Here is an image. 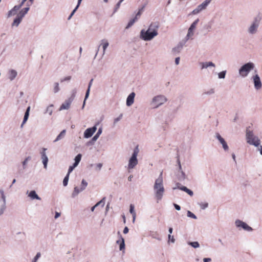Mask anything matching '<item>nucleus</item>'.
Returning a JSON list of instances; mask_svg holds the SVG:
<instances>
[{
  "mask_svg": "<svg viewBox=\"0 0 262 262\" xmlns=\"http://www.w3.org/2000/svg\"><path fill=\"white\" fill-rule=\"evenodd\" d=\"M153 191L155 198L157 202L161 200L165 193L162 172H161L159 177L155 181Z\"/></svg>",
  "mask_w": 262,
  "mask_h": 262,
  "instance_id": "1",
  "label": "nucleus"
},
{
  "mask_svg": "<svg viewBox=\"0 0 262 262\" xmlns=\"http://www.w3.org/2000/svg\"><path fill=\"white\" fill-rule=\"evenodd\" d=\"M262 20V13H258L253 19L247 28V32L249 35H255L258 31L261 20Z\"/></svg>",
  "mask_w": 262,
  "mask_h": 262,
  "instance_id": "2",
  "label": "nucleus"
},
{
  "mask_svg": "<svg viewBox=\"0 0 262 262\" xmlns=\"http://www.w3.org/2000/svg\"><path fill=\"white\" fill-rule=\"evenodd\" d=\"M32 4L33 3H30L29 1L28 2H27V7L21 9L14 18L13 22L11 24L12 27H18V26L22 21L24 17L28 13L29 10H30V6H31Z\"/></svg>",
  "mask_w": 262,
  "mask_h": 262,
  "instance_id": "3",
  "label": "nucleus"
},
{
  "mask_svg": "<svg viewBox=\"0 0 262 262\" xmlns=\"http://www.w3.org/2000/svg\"><path fill=\"white\" fill-rule=\"evenodd\" d=\"M246 138L247 142L250 145L255 146H259L261 143V141L259 137L254 134L252 131L247 129Z\"/></svg>",
  "mask_w": 262,
  "mask_h": 262,
  "instance_id": "4",
  "label": "nucleus"
},
{
  "mask_svg": "<svg viewBox=\"0 0 262 262\" xmlns=\"http://www.w3.org/2000/svg\"><path fill=\"white\" fill-rule=\"evenodd\" d=\"M139 149L138 147H136L133 151V153L131 157L129 158L128 160V163L127 166V168L128 170L134 169L138 164V160L137 159V156L139 153Z\"/></svg>",
  "mask_w": 262,
  "mask_h": 262,
  "instance_id": "5",
  "label": "nucleus"
},
{
  "mask_svg": "<svg viewBox=\"0 0 262 262\" xmlns=\"http://www.w3.org/2000/svg\"><path fill=\"white\" fill-rule=\"evenodd\" d=\"M254 64L251 62L245 63L239 69V75L243 78L246 77L250 72L254 68Z\"/></svg>",
  "mask_w": 262,
  "mask_h": 262,
  "instance_id": "6",
  "label": "nucleus"
},
{
  "mask_svg": "<svg viewBox=\"0 0 262 262\" xmlns=\"http://www.w3.org/2000/svg\"><path fill=\"white\" fill-rule=\"evenodd\" d=\"M167 101V99L166 96L163 95H158L152 98L150 104L154 108H158L164 104Z\"/></svg>",
  "mask_w": 262,
  "mask_h": 262,
  "instance_id": "7",
  "label": "nucleus"
},
{
  "mask_svg": "<svg viewBox=\"0 0 262 262\" xmlns=\"http://www.w3.org/2000/svg\"><path fill=\"white\" fill-rule=\"evenodd\" d=\"M157 36L156 32H152L148 29H142L140 33V38L144 41H150Z\"/></svg>",
  "mask_w": 262,
  "mask_h": 262,
  "instance_id": "8",
  "label": "nucleus"
},
{
  "mask_svg": "<svg viewBox=\"0 0 262 262\" xmlns=\"http://www.w3.org/2000/svg\"><path fill=\"white\" fill-rule=\"evenodd\" d=\"M211 0H205L202 4L198 5L197 7L192 11L191 14L195 15L206 9L207 7L211 3Z\"/></svg>",
  "mask_w": 262,
  "mask_h": 262,
  "instance_id": "9",
  "label": "nucleus"
},
{
  "mask_svg": "<svg viewBox=\"0 0 262 262\" xmlns=\"http://www.w3.org/2000/svg\"><path fill=\"white\" fill-rule=\"evenodd\" d=\"M235 225L239 230L243 229L244 230L248 232L253 231V229L250 226H249L246 223L240 220H236L235 221Z\"/></svg>",
  "mask_w": 262,
  "mask_h": 262,
  "instance_id": "10",
  "label": "nucleus"
},
{
  "mask_svg": "<svg viewBox=\"0 0 262 262\" xmlns=\"http://www.w3.org/2000/svg\"><path fill=\"white\" fill-rule=\"evenodd\" d=\"M199 21V19H196L194 21H193L191 26H190L188 30V33L187 35L185 37L186 40H188L189 39L191 38L194 35V31L195 30L196 28V26Z\"/></svg>",
  "mask_w": 262,
  "mask_h": 262,
  "instance_id": "11",
  "label": "nucleus"
},
{
  "mask_svg": "<svg viewBox=\"0 0 262 262\" xmlns=\"http://www.w3.org/2000/svg\"><path fill=\"white\" fill-rule=\"evenodd\" d=\"M214 137L219 141L222 145L224 151H228L229 149V146L225 140L221 136L219 133H215Z\"/></svg>",
  "mask_w": 262,
  "mask_h": 262,
  "instance_id": "12",
  "label": "nucleus"
},
{
  "mask_svg": "<svg viewBox=\"0 0 262 262\" xmlns=\"http://www.w3.org/2000/svg\"><path fill=\"white\" fill-rule=\"evenodd\" d=\"M47 150L46 148H43L42 150L40 151V154L41 155V159L42 160V164L43 165V167L45 169L47 168V165L48 163V157L46 154V150Z\"/></svg>",
  "mask_w": 262,
  "mask_h": 262,
  "instance_id": "13",
  "label": "nucleus"
},
{
  "mask_svg": "<svg viewBox=\"0 0 262 262\" xmlns=\"http://www.w3.org/2000/svg\"><path fill=\"white\" fill-rule=\"evenodd\" d=\"M252 79L254 83V88L256 90L260 89L262 86V83L259 75L258 74H255L252 77Z\"/></svg>",
  "mask_w": 262,
  "mask_h": 262,
  "instance_id": "14",
  "label": "nucleus"
},
{
  "mask_svg": "<svg viewBox=\"0 0 262 262\" xmlns=\"http://www.w3.org/2000/svg\"><path fill=\"white\" fill-rule=\"evenodd\" d=\"M108 46H109V42L107 39H102L101 40L100 44L98 48H99L100 46H102V49H103L102 55H104L105 54L106 50L107 48V47H108ZM98 51H99V49H98V50L96 52L95 57L97 56Z\"/></svg>",
  "mask_w": 262,
  "mask_h": 262,
  "instance_id": "15",
  "label": "nucleus"
},
{
  "mask_svg": "<svg viewBox=\"0 0 262 262\" xmlns=\"http://www.w3.org/2000/svg\"><path fill=\"white\" fill-rule=\"evenodd\" d=\"M172 189L173 190H175L176 189H179L182 191L186 192L190 196H192L193 194V192L192 190L189 189L185 186H182L179 183H177L176 184V186L173 187Z\"/></svg>",
  "mask_w": 262,
  "mask_h": 262,
  "instance_id": "16",
  "label": "nucleus"
},
{
  "mask_svg": "<svg viewBox=\"0 0 262 262\" xmlns=\"http://www.w3.org/2000/svg\"><path fill=\"white\" fill-rule=\"evenodd\" d=\"M177 162L179 165V173L178 174V178L179 180H180L181 181H183L187 178V176L185 174V172L182 170L180 161L179 159L177 160Z\"/></svg>",
  "mask_w": 262,
  "mask_h": 262,
  "instance_id": "17",
  "label": "nucleus"
},
{
  "mask_svg": "<svg viewBox=\"0 0 262 262\" xmlns=\"http://www.w3.org/2000/svg\"><path fill=\"white\" fill-rule=\"evenodd\" d=\"M160 25L158 21L152 22L148 27V30L152 32H156V35H158V30L159 28Z\"/></svg>",
  "mask_w": 262,
  "mask_h": 262,
  "instance_id": "18",
  "label": "nucleus"
},
{
  "mask_svg": "<svg viewBox=\"0 0 262 262\" xmlns=\"http://www.w3.org/2000/svg\"><path fill=\"white\" fill-rule=\"evenodd\" d=\"M97 127L96 126L91 128H87L84 132V137L85 138H89L92 136L94 133L96 131Z\"/></svg>",
  "mask_w": 262,
  "mask_h": 262,
  "instance_id": "19",
  "label": "nucleus"
},
{
  "mask_svg": "<svg viewBox=\"0 0 262 262\" xmlns=\"http://www.w3.org/2000/svg\"><path fill=\"white\" fill-rule=\"evenodd\" d=\"M26 194L28 195V196L30 198V199L32 200H41V198L38 196V195L36 193V192L35 190H31L30 192L27 191Z\"/></svg>",
  "mask_w": 262,
  "mask_h": 262,
  "instance_id": "20",
  "label": "nucleus"
},
{
  "mask_svg": "<svg viewBox=\"0 0 262 262\" xmlns=\"http://www.w3.org/2000/svg\"><path fill=\"white\" fill-rule=\"evenodd\" d=\"M135 93L132 92L127 97L126 104L127 106H131L134 102Z\"/></svg>",
  "mask_w": 262,
  "mask_h": 262,
  "instance_id": "21",
  "label": "nucleus"
},
{
  "mask_svg": "<svg viewBox=\"0 0 262 262\" xmlns=\"http://www.w3.org/2000/svg\"><path fill=\"white\" fill-rule=\"evenodd\" d=\"M200 65L202 70L215 67V64L212 61L201 62L200 63Z\"/></svg>",
  "mask_w": 262,
  "mask_h": 262,
  "instance_id": "22",
  "label": "nucleus"
},
{
  "mask_svg": "<svg viewBox=\"0 0 262 262\" xmlns=\"http://www.w3.org/2000/svg\"><path fill=\"white\" fill-rule=\"evenodd\" d=\"M72 101L69 99L68 98L65 100V101L61 104L59 108V111L63 110H68L70 108V105L72 103Z\"/></svg>",
  "mask_w": 262,
  "mask_h": 262,
  "instance_id": "23",
  "label": "nucleus"
},
{
  "mask_svg": "<svg viewBox=\"0 0 262 262\" xmlns=\"http://www.w3.org/2000/svg\"><path fill=\"white\" fill-rule=\"evenodd\" d=\"M93 81V79H92L90 80V81L89 82L88 88V89H87V90L86 91V93H85V98H84V101H83V105H82V108H84L85 104V101L88 98V97L89 96L90 92V89H91V86L92 85Z\"/></svg>",
  "mask_w": 262,
  "mask_h": 262,
  "instance_id": "24",
  "label": "nucleus"
},
{
  "mask_svg": "<svg viewBox=\"0 0 262 262\" xmlns=\"http://www.w3.org/2000/svg\"><path fill=\"white\" fill-rule=\"evenodd\" d=\"M19 9L16 6H14L11 10H10L7 13V17H10L11 16L17 15V12Z\"/></svg>",
  "mask_w": 262,
  "mask_h": 262,
  "instance_id": "25",
  "label": "nucleus"
},
{
  "mask_svg": "<svg viewBox=\"0 0 262 262\" xmlns=\"http://www.w3.org/2000/svg\"><path fill=\"white\" fill-rule=\"evenodd\" d=\"M17 72L15 70H10L8 72V78L10 81H13L17 76Z\"/></svg>",
  "mask_w": 262,
  "mask_h": 262,
  "instance_id": "26",
  "label": "nucleus"
},
{
  "mask_svg": "<svg viewBox=\"0 0 262 262\" xmlns=\"http://www.w3.org/2000/svg\"><path fill=\"white\" fill-rule=\"evenodd\" d=\"M30 110V106H28L27 107V110H26V112H25V115H24V119H23V121L22 124L21 125V126H23V125L26 122V121L28 119V117H29V116Z\"/></svg>",
  "mask_w": 262,
  "mask_h": 262,
  "instance_id": "27",
  "label": "nucleus"
},
{
  "mask_svg": "<svg viewBox=\"0 0 262 262\" xmlns=\"http://www.w3.org/2000/svg\"><path fill=\"white\" fill-rule=\"evenodd\" d=\"M66 130L65 129L62 130L60 133L57 136L56 138L54 140V142H56L62 139L66 135Z\"/></svg>",
  "mask_w": 262,
  "mask_h": 262,
  "instance_id": "28",
  "label": "nucleus"
},
{
  "mask_svg": "<svg viewBox=\"0 0 262 262\" xmlns=\"http://www.w3.org/2000/svg\"><path fill=\"white\" fill-rule=\"evenodd\" d=\"M81 191H82V190H81L80 188H79L77 186H75L71 194L72 198H75Z\"/></svg>",
  "mask_w": 262,
  "mask_h": 262,
  "instance_id": "29",
  "label": "nucleus"
},
{
  "mask_svg": "<svg viewBox=\"0 0 262 262\" xmlns=\"http://www.w3.org/2000/svg\"><path fill=\"white\" fill-rule=\"evenodd\" d=\"M6 208H7L6 201L3 202V203L0 205V216H2L3 215V214L6 210Z\"/></svg>",
  "mask_w": 262,
  "mask_h": 262,
  "instance_id": "30",
  "label": "nucleus"
},
{
  "mask_svg": "<svg viewBox=\"0 0 262 262\" xmlns=\"http://www.w3.org/2000/svg\"><path fill=\"white\" fill-rule=\"evenodd\" d=\"M129 212L133 215V222L134 223L136 219V214L135 211L134 206L133 204H130L129 206Z\"/></svg>",
  "mask_w": 262,
  "mask_h": 262,
  "instance_id": "31",
  "label": "nucleus"
},
{
  "mask_svg": "<svg viewBox=\"0 0 262 262\" xmlns=\"http://www.w3.org/2000/svg\"><path fill=\"white\" fill-rule=\"evenodd\" d=\"M104 200H105V198H103L101 201H100L99 202H98V203H97L94 206H93L91 209V210L92 211H94L95 208L96 207H98V206L99 205H101L102 207H103L104 206Z\"/></svg>",
  "mask_w": 262,
  "mask_h": 262,
  "instance_id": "32",
  "label": "nucleus"
},
{
  "mask_svg": "<svg viewBox=\"0 0 262 262\" xmlns=\"http://www.w3.org/2000/svg\"><path fill=\"white\" fill-rule=\"evenodd\" d=\"M102 132V128H99L97 133H96V134L92 138V142H95L98 139L99 136L101 134Z\"/></svg>",
  "mask_w": 262,
  "mask_h": 262,
  "instance_id": "33",
  "label": "nucleus"
},
{
  "mask_svg": "<svg viewBox=\"0 0 262 262\" xmlns=\"http://www.w3.org/2000/svg\"><path fill=\"white\" fill-rule=\"evenodd\" d=\"M60 89L59 87V84L58 82H55L53 84V91L54 93L56 94L59 91Z\"/></svg>",
  "mask_w": 262,
  "mask_h": 262,
  "instance_id": "34",
  "label": "nucleus"
},
{
  "mask_svg": "<svg viewBox=\"0 0 262 262\" xmlns=\"http://www.w3.org/2000/svg\"><path fill=\"white\" fill-rule=\"evenodd\" d=\"M81 155L79 154L75 158V162L73 164L74 166H77L80 162L81 159Z\"/></svg>",
  "mask_w": 262,
  "mask_h": 262,
  "instance_id": "35",
  "label": "nucleus"
},
{
  "mask_svg": "<svg viewBox=\"0 0 262 262\" xmlns=\"http://www.w3.org/2000/svg\"><path fill=\"white\" fill-rule=\"evenodd\" d=\"M76 93H77L76 89H73L71 92V96L69 98H68V99L73 101L76 96Z\"/></svg>",
  "mask_w": 262,
  "mask_h": 262,
  "instance_id": "36",
  "label": "nucleus"
},
{
  "mask_svg": "<svg viewBox=\"0 0 262 262\" xmlns=\"http://www.w3.org/2000/svg\"><path fill=\"white\" fill-rule=\"evenodd\" d=\"M53 106H54V105L53 104H51L49 106H48L47 107L45 113H48L49 114V115H50V116L52 115L53 111Z\"/></svg>",
  "mask_w": 262,
  "mask_h": 262,
  "instance_id": "37",
  "label": "nucleus"
},
{
  "mask_svg": "<svg viewBox=\"0 0 262 262\" xmlns=\"http://www.w3.org/2000/svg\"><path fill=\"white\" fill-rule=\"evenodd\" d=\"M138 18H136V17H135L134 18L130 19L129 21L128 22L127 25L126 27V29H128L130 27H132L134 24L138 20Z\"/></svg>",
  "mask_w": 262,
  "mask_h": 262,
  "instance_id": "38",
  "label": "nucleus"
},
{
  "mask_svg": "<svg viewBox=\"0 0 262 262\" xmlns=\"http://www.w3.org/2000/svg\"><path fill=\"white\" fill-rule=\"evenodd\" d=\"M120 238H121V241L120 243L119 249L120 251H122L125 249V243H124V239L122 237L121 235H120Z\"/></svg>",
  "mask_w": 262,
  "mask_h": 262,
  "instance_id": "39",
  "label": "nucleus"
},
{
  "mask_svg": "<svg viewBox=\"0 0 262 262\" xmlns=\"http://www.w3.org/2000/svg\"><path fill=\"white\" fill-rule=\"evenodd\" d=\"M88 185V184L86 182V181L85 180L83 179L81 181V186H80L81 190L83 191L84 190H85L86 187H87Z\"/></svg>",
  "mask_w": 262,
  "mask_h": 262,
  "instance_id": "40",
  "label": "nucleus"
},
{
  "mask_svg": "<svg viewBox=\"0 0 262 262\" xmlns=\"http://www.w3.org/2000/svg\"><path fill=\"white\" fill-rule=\"evenodd\" d=\"M0 195L1 196V199L3 202L6 201V196L5 194L4 190L3 188H0Z\"/></svg>",
  "mask_w": 262,
  "mask_h": 262,
  "instance_id": "41",
  "label": "nucleus"
},
{
  "mask_svg": "<svg viewBox=\"0 0 262 262\" xmlns=\"http://www.w3.org/2000/svg\"><path fill=\"white\" fill-rule=\"evenodd\" d=\"M144 7H145V6H143L141 8H140L139 9L138 13L136 14V15L135 16L136 18L139 19L140 18L144 9Z\"/></svg>",
  "mask_w": 262,
  "mask_h": 262,
  "instance_id": "42",
  "label": "nucleus"
},
{
  "mask_svg": "<svg viewBox=\"0 0 262 262\" xmlns=\"http://www.w3.org/2000/svg\"><path fill=\"white\" fill-rule=\"evenodd\" d=\"M226 71L225 70V71H223L220 73H218V78L219 79H224L225 78V76H226Z\"/></svg>",
  "mask_w": 262,
  "mask_h": 262,
  "instance_id": "43",
  "label": "nucleus"
},
{
  "mask_svg": "<svg viewBox=\"0 0 262 262\" xmlns=\"http://www.w3.org/2000/svg\"><path fill=\"white\" fill-rule=\"evenodd\" d=\"M183 48L182 45H178L177 47L173 48L172 50V51L174 53L175 52H180V51L182 50Z\"/></svg>",
  "mask_w": 262,
  "mask_h": 262,
  "instance_id": "44",
  "label": "nucleus"
},
{
  "mask_svg": "<svg viewBox=\"0 0 262 262\" xmlns=\"http://www.w3.org/2000/svg\"><path fill=\"white\" fill-rule=\"evenodd\" d=\"M188 244L194 248H197L200 247V244L198 242H189Z\"/></svg>",
  "mask_w": 262,
  "mask_h": 262,
  "instance_id": "45",
  "label": "nucleus"
},
{
  "mask_svg": "<svg viewBox=\"0 0 262 262\" xmlns=\"http://www.w3.org/2000/svg\"><path fill=\"white\" fill-rule=\"evenodd\" d=\"M187 215L188 217L193 219H197L196 216L194 213H193L192 212H191L190 211H189V210L187 211Z\"/></svg>",
  "mask_w": 262,
  "mask_h": 262,
  "instance_id": "46",
  "label": "nucleus"
},
{
  "mask_svg": "<svg viewBox=\"0 0 262 262\" xmlns=\"http://www.w3.org/2000/svg\"><path fill=\"white\" fill-rule=\"evenodd\" d=\"M69 179V174H67L66 176L64 177L63 181V185L64 186H66L68 185V181Z\"/></svg>",
  "mask_w": 262,
  "mask_h": 262,
  "instance_id": "47",
  "label": "nucleus"
},
{
  "mask_svg": "<svg viewBox=\"0 0 262 262\" xmlns=\"http://www.w3.org/2000/svg\"><path fill=\"white\" fill-rule=\"evenodd\" d=\"M31 159V157L29 156L28 157H27L25 160L23 162V168L24 169H25L26 167V165L27 164V163Z\"/></svg>",
  "mask_w": 262,
  "mask_h": 262,
  "instance_id": "48",
  "label": "nucleus"
},
{
  "mask_svg": "<svg viewBox=\"0 0 262 262\" xmlns=\"http://www.w3.org/2000/svg\"><path fill=\"white\" fill-rule=\"evenodd\" d=\"M214 90L213 89H211L204 93V94L206 95H211L214 93Z\"/></svg>",
  "mask_w": 262,
  "mask_h": 262,
  "instance_id": "49",
  "label": "nucleus"
},
{
  "mask_svg": "<svg viewBox=\"0 0 262 262\" xmlns=\"http://www.w3.org/2000/svg\"><path fill=\"white\" fill-rule=\"evenodd\" d=\"M41 253L40 252L37 253L35 256L34 257L32 262H36L37 260L40 257Z\"/></svg>",
  "mask_w": 262,
  "mask_h": 262,
  "instance_id": "50",
  "label": "nucleus"
},
{
  "mask_svg": "<svg viewBox=\"0 0 262 262\" xmlns=\"http://www.w3.org/2000/svg\"><path fill=\"white\" fill-rule=\"evenodd\" d=\"M200 206L202 209H205L208 206L207 203H201L200 204Z\"/></svg>",
  "mask_w": 262,
  "mask_h": 262,
  "instance_id": "51",
  "label": "nucleus"
},
{
  "mask_svg": "<svg viewBox=\"0 0 262 262\" xmlns=\"http://www.w3.org/2000/svg\"><path fill=\"white\" fill-rule=\"evenodd\" d=\"M71 78H72V77L71 76H68L65 77L60 79V82H63L66 81H70L71 79Z\"/></svg>",
  "mask_w": 262,
  "mask_h": 262,
  "instance_id": "52",
  "label": "nucleus"
},
{
  "mask_svg": "<svg viewBox=\"0 0 262 262\" xmlns=\"http://www.w3.org/2000/svg\"><path fill=\"white\" fill-rule=\"evenodd\" d=\"M122 114H120L119 117H117L116 118H115L114 119V124L115 125L118 121H119L122 117Z\"/></svg>",
  "mask_w": 262,
  "mask_h": 262,
  "instance_id": "53",
  "label": "nucleus"
},
{
  "mask_svg": "<svg viewBox=\"0 0 262 262\" xmlns=\"http://www.w3.org/2000/svg\"><path fill=\"white\" fill-rule=\"evenodd\" d=\"M76 166H74V165L73 164L72 166H70L68 169V172L67 174H69L70 175V173L73 170V169L76 167Z\"/></svg>",
  "mask_w": 262,
  "mask_h": 262,
  "instance_id": "54",
  "label": "nucleus"
},
{
  "mask_svg": "<svg viewBox=\"0 0 262 262\" xmlns=\"http://www.w3.org/2000/svg\"><path fill=\"white\" fill-rule=\"evenodd\" d=\"M168 239L171 241V243H174L175 242V239L173 236L171 235V234L168 235Z\"/></svg>",
  "mask_w": 262,
  "mask_h": 262,
  "instance_id": "55",
  "label": "nucleus"
},
{
  "mask_svg": "<svg viewBox=\"0 0 262 262\" xmlns=\"http://www.w3.org/2000/svg\"><path fill=\"white\" fill-rule=\"evenodd\" d=\"M257 149V151H258L260 153V154L262 156V146L259 144V146H255Z\"/></svg>",
  "mask_w": 262,
  "mask_h": 262,
  "instance_id": "56",
  "label": "nucleus"
},
{
  "mask_svg": "<svg viewBox=\"0 0 262 262\" xmlns=\"http://www.w3.org/2000/svg\"><path fill=\"white\" fill-rule=\"evenodd\" d=\"M123 2L121 0H120L118 3L116 4V8H115V11H117L118 9L119 8L120 6V5Z\"/></svg>",
  "mask_w": 262,
  "mask_h": 262,
  "instance_id": "57",
  "label": "nucleus"
},
{
  "mask_svg": "<svg viewBox=\"0 0 262 262\" xmlns=\"http://www.w3.org/2000/svg\"><path fill=\"white\" fill-rule=\"evenodd\" d=\"M25 2L23 0L21 1V2L20 3L19 5H15L19 10L22 7L23 5L25 4Z\"/></svg>",
  "mask_w": 262,
  "mask_h": 262,
  "instance_id": "58",
  "label": "nucleus"
},
{
  "mask_svg": "<svg viewBox=\"0 0 262 262\" xmlns=\"http://www.w3.org/2000/svg\"><path fill=\"white\" fill-rule=\"evenodd\" d=\"M77 10V8H75V9L73 10V11L71 13L70 15L69 16L68 19H70L71 18V17L74 15V14L75 13V12Z\"/></svg>",
  "mask_w": 262,
  "mask_h": 262,
  "instance_id": "59",
  "label": "nucleus"
},
{
  "mask_svg": "<svg viewBox=\"0 0 262 262\" xmlns=\"http://www.w3.org/2000/svg\"><path fill=\"white\" fill-rule=\"evenodd\" d=\"M173 205L176 210H180L181 209V207L179 205L174 204Z\"/></svg>",
  "mask_w": 262,
  "mask_h": 262,
  "instance_id": "60",
  "label": "nucleus"
},
{
  "mask_svg": "<svg viewBox=\"0 0 262 262\" xmlns=\"http://www.w3.org/2000/svg\"><path fill=\"white\" fill-rule=\"evenodd\" d=\"M180 60V57L176 58V59H175V63H176V65H178L179 64Z\"/></svg>",
  "mask_w": 262,
  "mask_h": 262,
  "instance_id": "61",
  "label": "nucleus"
},
{
  "mask_svg": "<svg viewBox=\"0 0 262 262\" xmlns=\"http://www.w3.org/2000/svg\"><path fill=\"white\" fill-rule=\"evenodd\" d=\"M128 228L127 227H125L123 229V233L127 234L128 232Z\"/></svg>",
  "mask_w": 262,
  "mask_h": 262,
  "instance_id": "62",
  "label": "nucleus"
},
{
  "mask_svg": "<svg viewBox=\"0 0 262 262\" xmlns=\"http://www.w3.org/2000/svg\"><path fill=\"white\" fill-rule=\"evenodd\" d=\"M211 261V259L210 258H204L203 259L204 262H210Z\"/></svg>",
  "mask_w": 262,
  "mask_h": 262,
  "instance_id": "63",
  "label": "nucleus"
},
{
  "mask_svg": "<svg viewBox=\"0 0 262 262\" xmlns=\"http://www.w3.org/2000/svg\"><path fill=\"white\" fill-rule=\"evenodd\" d=\"M60 216V213L59 212H56L54 217H55V219H56L58 217H59Z\"/></svg>",
  "mask_w": 262,
  "mask_h": 262,
  "instance_id": "64",
  "label": "nucleus"
}]
</instances>
